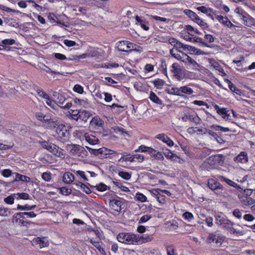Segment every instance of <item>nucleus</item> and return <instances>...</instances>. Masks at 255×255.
Masks as SVG:
<instances>
[{
  "label": "nucleus",
  "mask_w": 255,
  "mask_h": 255,
  "mask_svg": "<svg viewBox=\"0 0 255 255\" xmlns=\"http://www.w3.org/2000/svg\"><path fill=\"white\" fill-rule=\"evenodd\" d=\"M58 189L60 190V193L65 196H68L72 193V190L66 187H60Z\"/></svg>",
  "instance_id": "obj_41"
},
{
  "label": "nucleus",
  "mask_w": 255,
  "mask_h": 255,
  "mask_svg": "<svg viewBox=\"0 0 255 255\" xmlns=\"http://www.w3.org/2000/svg\"><path fill=\"white\" fill-rule=\"evenodd\" d=\"M164 155L167 158L171 159L172 160L175 161L177 160L178 159H179V156L176 155L175 154H174L169 150H167L166 151L164 152Z\"/></svg>",
  "instance_id": "obj_34"
},
{
  "label": "nucleus",
  "mask_w": 255,
  "mask_h": 255,
  "mask_svg": "<svg viewBox=\"0 0 255 255\" xmlns=\"http://www.w3.org/2000/svg\"><path fill=\"white\" fill-rule=\"evenodd\" d=\"M14 174L15 175V179L14 180V181H21L23 182H25L26 183L29 182L30 181V178L25 175L20 174L18 173H14Z\"/></svg>",
  "instance_id": "obj_30"
},
{
  "label": "nucleus",
  "mask_w": 255,
  "mask_h": 255,
  "mask_svg": "<svg viewBox=\"0 0 255 255\" xmlns=\"http://www.w3.org/2000/svg\"><path fill=\"white\" fill-rule=\"evenodd\" d=\"M182 53L183 54V56L182 57L181 61L184 62L186 65H187L190 68L193 69H198L199 65L195 60L183 52H182Z\"/></svg>",
  "instance_id": "obj_9"
},
{
  "label": "nucleus",
  "mask_w": 255,
  "mask_h": 255,
  "mask_svg": "<svg viewBox=\"0 0 255 255\" xmlns=\"http://www.w3.org/2000/svg\"><path fill=\"white\" fill-rule=\"evenodd\" d=\"M19 215H24L26 216L28 218H34L36 216V214H35L33 212H21V214H19Z\"/></svg>",
  "instance_id": "obj_61"
},
{
  "label": "nucleus",
  "mask_w": 255,
  "mask_h": 255,
  "mask_svg": "<svg viewBox=\"0 0 255 255\" xmlns=\"http://www.w3.org/2000/svg\"><path fill=\"white\" fill-rule=\"evenodd\" d=\"M116 47L120 51L128 52L132 50L133 44L128 41H120L116 43Z\"/></svg>",
  "instance_id": "obj_8"
},
{
  "label": "nucleus",
  "mask_w": 255,
  "mask_h": 255,
  "mask_svg": "<svg viewBox=\"0 0 255 255\" xmlns=\"http://www.w3.org/2000/svg\"><path fill=\"white\" fill-rule=\"evenodd\" d=\"M197 9L199 11H201L202 13L207 14L208 16L210 17L213 19H214V17L213 15L211 14V13L213 12L215 14V13H216V11H213L212 9L209 7H206L204 6H199L197 8Z\"/></svg>",
  "instance_id": "obj_24"
},
{
  "label": "nucleus",
  "mask_w": 255,
  "mask_h": 255,
  "mask_svg": "<svg viewBox=\"0 0 255 255\" xmlns=\"http://www.w3.org/2000/svg\"><path fill=\"white\" fill-rule=\"evenodd\" d=\"M91 126H94L95 128H98L102 127L103 125V121L98 117H94L92 119L90 123Z\"/></svg>",
  "instance_id": "obj_28"
},
{
  "label": "nucleus",
  "mask_w": 255,
  "mask_h": 255,
  "mask_svg": "<svg viewBox=\"0 0 255 255\" xmlns=\"http://www.w3.org/2000/svg\"><path fill=\"white\" fill-rule=\"evenodd\" d=\"M119 175L127 180H128L131 178V174L128 172L120 171L119 172Z\"/></svg>",
  "instance_id": "obj_49"
},
{
  "label": "nucleus",
  "mask_w": 255,
  "mask_h": 255,
  "mask_svg": "<svg viewBox=\"0 0 255 255\" xmlns=\"http://www.w3.org/2000/svg\"><path fill=\"white\" fill-rule=\"evenodd\" d=\"M117 239L124 244L138 245L140 241V237L130 233L122 232L117 235Z\"/></svg>",
  "instance_id": "obj_1"
},
{
  "label": "nucleus",
  "mask_w": 255,
  "mask_h": 255,
  "mask_svg": "<svg viewBox=\"0 0 255 255\" xmlns=\"http://www.w3.org/2000/svg\"><path fill=\"white\" fill-rule=\"evenodd\" d=\"M233 215L238 219H241L242 217V213L241 211L238 209H236L233 212Z\"/></svg>",
  "instance_id": "obj_60"
},
{
  "label": "nucleus",
  "mask_w": 255,
  "mask_h": 255,
  "mask_svg": "<svg viewBox=\"0 0 255 255\" xmlns=\"http://www.w3.org/2000/svg\"><path fill=\"white\" fill-rule=\"evenodd\" d=\"M234 161L238 163H246L248 162V156L247 152H241L239 155L234 158Z\"/></svg>",
  "instance_id": "obj_19"
},
{
  "label": "nucleus",
  "mask_w": 255,
  "mask_h": 255,
  "mask_svg": "<svg viewBox=\"0 0 255 255\" xmlns=\"http://www.w3.org/2000/svg\"><path fill=\"white\" fill-rule=\"evenodd\" d=\"M42 178L46 182H49L51 179V174L50 172H45L42 173Z\"/></svg>",
  "instance_id": "obj_52"
},
{
  "label": "nucleus",
  "mask_w": 255,
  "mask_h": 255,
  "mask_svg": "<svg viewBox=\"0 0 255 255\" xmlns=\"http://www.w3.org/2000/svg\"><path fill=\"white\" fill-rule=\"evenodd\" d=\"M57 99L58 100L57 103L58 105V107H59V106H63L64 102L66 101L65 98L62 95H59Z\"/></svg>",
  "instance_id": "obj_59"
},
{
  "label": "nucleus",
  "mask_w": 255,
  "mask_h": 255,
  "mask_svg": "<svg viewBox=\"0 0 255 255\" xmlns=\"http://www.w3.org/2000/svg\"><path fill=\"white\" fill-rule=\"evenodd\" d=\"M192 42H200L203 44L206 47H210L209 45L206 42L203 41V39L200 37H192Z\"/></svg>",
  "instance_id": "obj_57"
},
{
  "label": "nucleus",
  "mask_w": 255,
  "mask_h": 255,
  "mask_svg": "<svg viewBox=\"0 0 255 255\" xmlns=\"http://www.w3.org/2000/svg\"><path fill=\"white\" fill-rule=\"evenodd\" d=\"M168 40L169 43L174 47L176 51L182 52L179 49L181 48V47H183V44L172 37L169 38Z\"/></svg>",
  "instance_id": "obj_22"
},
{
  "label": "nucleus",
  "mask_w": 255,
  "mask_h": 255,
  "mask_svg": "<svg viewBox=\"0 0 255 255\" xmlns=\"http://www.w3.org/2000/svg\"><path fill=\"white\" fill-rule=\"evenodd\" d=\"M74 180L75 177L74 175L69 172H65L63 176V181L66 184H71Z\"/></svg>",
  "instance_id": "obj_23"
},
{
  "label": "nucleus",
  "mask_w": 255,
  "mask_h": 255,
  "mask_svg": "<svg viewBox=\"0 0 255 255\" xmlns=\"http://www.w3.org/2000/svg\"><path fill=\"white\" fill-rule=\"evenodd\" d=\"M183 217L188 221H191L193 219L194 216L191 213L186 212L183 214Z\"/></svg>",
  "instance_id": "obj_53"
},
{
  "label": "nucleus",
  "mask_w": 255,
  "mask_h": 255,
  "mask_svg": "<svg viewBox=\"0 0 255 255\" xmlns=\"http://www.w3.org/2000/svg\"><path fill=\"white\" fill-rule=\"evenodd\" d=\"M15 41L13 39H5L1 41V43L3 45H11L15 43Z\"/></svg>",
  "instance_id": "obj_56"
},
{
  "label": "nucleus",
  "mask_w": 255,
  "mask_h": 255,
  "mask_svg": "<svg viewBox=\"0 0 255 255\" xmlns=\"http://www.w3.org/2000/svg\"><path fill=\"white\" fill-rule=\"evenodd\" d=\"M57 138L62 142H65L69 140L70 133L66 127L61 125L58 126L56 129Z\"/></svg>",
  "instance_id": "obj_3"
},
{
  "label": "nucleus",
  "mask_w": 255,
  "mask_h": 255,
  "mask_svg": "<svg viewBox=\"0 0 255 255\" xmlns=\"http://www.w3.org/2000/svg\"><path fill=\"white\" fill-rule=\"evenodd\" d=\"M227 83L228 84L229 89L233 92L238 95H240L242 93L241 91L237 89L233 83H232L229 80H226Z\"/></svg>",
  "instance_id": "obj_36"
},
{
  "label": "nucleus",
  "mask_w": 255,
  "mask_h": 255,
  "mask_svg": "<svg viewBox=\"0 0 255 255\" xmlns=\"http://www.w3.org/2000/svg\"><path fill=\"white\" fill-rule=\"evenodd\" d=\"M46 104L54 110H57L58 104L55 101L53 100L50 96L46 100Z\"/></svg>",
  "instance_id": "obj_37"
},
{
  "label": "nucleus",
  "mask_w": 255,
  "mask_h": 255,
  "mask_svg": "<svg viewBox=\"0 0 255 255\" xmlns=\"http://www.w3.org/2000/svg\"><path fill=\"white\" fill-rule=\"evenodd\" d=\"M215 223L219 226H221L223 228L226 229L230 227L229 225H234V223L232 222L229 219L222 217L221 215H216L215 216Z\"/></svg>",
  "instance_id": "obj_7"
},
{
  "label": "nucleus",
  "mask_w": 255,
  "mask_h": 255,
  "mask_svg": "<svg viewBox=\"0 0 255 255\" xmlns=\"http://www.w3.org/2000/svg\"><path fill=\"white\" fill-rule=\"evenodd\" d=\"M36 92L39 96L45 99V100L49 97L48 95H47L45 92L41 90H37Z\"/></svg>",
  "instance_id": "obj_55"
},
{
  "label": "nucleus",
  "mask_w": 255,
  "mask_h": 255,
  "mask_svg": "<svg viewBox=\"0 0 255 255\" xmlns=\"http://www.w3.org/2000/svg\"><path fill=\"white\" fill-rule=\"evenodd\" d=\"M73 90L75 92L79 94H82L84 91L83 87H82L80 85H75L73 88Z\"/></svg>",
  "instance_id": "obj_62"
},
{
  "label": "nucleus",
  "mask_w": 255,
  "mask_h": 255,
  "mask_svg": "<svg viewBox=\"0 0 255 255\" xmlns=\"http://www.w3.org/2000/svg\"><path fill=\"white\" fill-rule=\"evenodd\" d=\"M21 214V212L16 213L13 215V222H15L16 224L21 226H27V224H29V222L26 220L24 215H19V214Z\"/></svg>",
  "instance_id": "obj_12"
},
{
  "label": "nucleus",
  "mask_w": 255,
  "mask_h": 255,
  "mask_svg": "<svg viewBox=\"0 0 255 255\" xmlns=\"http://www.w3.org/2000/svg\"><path fill=\"white\" fill-rule=\"evenodd\" d=\"M175 49L173 48L170 49V54L173 56V57L176 58L178 60H180L181 61L182 60V57L179 54L176 53L175 52Z\"/></svg>",
  "instance_id": "obj_54"
},
{
  "label": "nucleus",
  "mask_w": 255,
  "mask_h": 255,
  "mask_svg": "<svg viewBox=\"0 0 255 255\" xmlns=\"http://www.w3.org/2000/svg\"><path fill=\"white\" fill-rule=\"evenodd\" d=\"M225 157L222 154H217L213 156L210 157L207 162L204 163L206 165L207 163L211 164L215 166L222 165L224 162Z\"/></svg>",
  "instance_id": "obj_10"
},
{
  "label": "nucleus",
  "mask_w": 255,
  "mask_h": 255,
  "mask_svg": "<svg viewBox=\"0 0 255 255\" xmlns=\"http://www.w3.org/2000/svg\"><path fill=\"white\" fill-rule=\"evenodd\" d=\"M77 187H80V188L83 190V192L88 194L91 193L90 189L85 184L82 183L81 182H76L74 183Z\"/></svg>",
  "instance_id": "obj_32"
},
{
  "label": "nucleus",
  "mask_w": 255,
  "mask_h": 255,
  "mask_svg": "<svg viewBox=\"0 0 255 255\" xmlns=\"http://www.w3.org/2000/svg\"><path fill=\"white\" fill-rule=\"evenodd\" d=\"M73 10L75 12L76 14H84L86 13L87 11V9L85 7L81 6H77L73 8Z\"/></svg>",
  "instance_id": "obj_42"
},
{
  "label": "nucleus",
  "mask_w": 255,
  "mask_h": 255,
  "mask_svg": "<svg viewBox=\"0 0 255 255\" xmlns=\"http://www.w3.org/2000/svg\"><path fill=\"white\" fill-rule=\"evenodd\" d=\"M16 198L15 194H11L4 199V201L8 204H12L14 202V200Z\"/></svg>",
  "instance_id": "obj_45"
},
{
  "label": "nucleus",
  "mask_w": 255,
  "mask_h": 255,
  "mask_svg": "<svg viewBox=\"0 0 255 255\" xmlns=\"http://www.w3.org/2000/svg\"><path fill=\"white\" fill-rule=\"evenodd\" d=\"M44 125L46 128H54L60 126L57 118H51L48 117L44 122Z\"/></svg>",
  "instance_id": "obj_16"
},
{
  "label": "nucleus",
  "mask_w": 255,
  "mask_h": 255,
  "mask_svg": "<svg viewBox=\"0 0 255 255\" xmlns=\"http://www.w3.org/2000/svg\"><path fill=\"white\" fill-rule=\"evenodd\" d=\"M180 94L181 95V96L183 97H185L184 94L190 95L194 93L192 89L186 86L180 87Z\"/></svg>",
  "instance_id": "obj_27"
},
{
  "label": "nucleus",
  "mask_w": 255,
  "mask_h": 255,
  "mask_svg": "<svg viewBox=\"0 0 255 255\" xmlns=\"http://www.w3.org/2000/svg\"><path fill=\"white\" fill-rule=\"evenodd\" d=\"M122 202L118 199H112L109 201V205L110 207L114 211L120 212L122 209L124 208Z\"/></svg>",
  "instance_id": "obj_13"
},
{
  "label": "nucleus",
  "mask_w": 255,
  "mask_h": 255,
  "mask_svg": "<svg viewBox=\"0 0 255 255\" xmlns=\"http://www.w3.org/2000/svg\"><path fill=\"white\" fill-rule=\"evenodd\" d=\"M215 15L220 23L230 28L235 29L237 26L233 24L227 16L224 17L222 15H217L216 13H215Z\"/></svg>",
  "instance_id": "obj_14"
},
{
  "label": "nucleus",
  "mask_w": 255,
  "mask_h": 255,
  "mask_svg": "<svg viewBox=\"0 0 255 255\" xmlns=\"http://www.w3.org/2000/svg\"><path fill=\"white\" fill-rule=\"evenodd\" d=\"M166 92L170 95H175L177 96H181L180 92V88H172L166 90Z\"/></svg>",
  "instance_id": "obj_38"
},
{
  "label": "nucleus",
  "mask_w": 255,
  "mask_h": 255,
  "mask_svg": "<svg viewBox=\"0 0 255 255\" xmlns=\"http://www.w3.org/2000/svg\"><path fill=\"white\" fill-rule=\"evenodd\" d=\"M35 116L36 119L38 121L41 122L43 124L45 121L46 119H47V118H48L47 116L44 115L43 113L41 112H38L36 113Z\"/></svg>",
  "instance_id": "obj_44"
},
{
  "label": "nucleus",
  "mask_w": 255,
  "mask_h": 255,
  "mask_svg": "<svg viewBox=\"0 0 255 255\" xmlns=\"http://www.w3.org/2000/svg\"><path fill=\"white\" fill-rule=\"evenodd\" d=\"M155 138L166 143L169 146H172L174 145L173 141L164 133L158 134L156 135Z\"/></svg>",
  "instance_id": "obj_20"
},
{
  "label": "nucleus",
  "mask_w": 255,
  "mask_h": 255,
  "mask_svg": "<svg viewBox=\"0 0 255 255\" xmlns=\"http://www.w3.org/2000/svg\"><path fill=\"white\" fill-rule=\"evenodd\" d=\"M214 107L217 113L222 116V118L224 119L228 120L230 114L228 113V111L226 108H221L217 105H215Z\"/></svg>",
  "instance_id": "obj_21"
},
{
  "label": "nucleus",
  "mask_w": 255,
  "mask_h": 255,
  "mask_svg": "<svg viewBox=\"0 0 255 255\" xmlns=\"http://www.w3.org/2000/svg\"><path fill=\"white\" fill-rule=\"evenodd\" d=\"M91 116L89 112L86 110L79 111V115H78L77 122L80 121L84 123H86Z\"/></svg>",
  "instance_id": "obj_17"
},
{
  "label": "nucleus",
  "mask_w": 255,
  "mask_h": 255,
  "mask_svg": "<svg viewBox=\"0 0 255 255\" xmlns=\"http://www.w3.org/2000/svg\"><path fill=\"white\" fill-rule=\"evenodd\" d=\"M224 240V237L220 234L214 232L209 234L206 243L209 244L215 243L217 246H220Z\"/></svg>",
  "instance_id": "obj_4"
},
{
  "label": "nucleus",
  "mask_w": 255,
  "mask_h": 255,
  "mask_svg": "<svg viewBox=\"0 0 255 255\" xmlns=\"http://www.w3.org/2000/svg\"><path fill=\"white\" fill-rule=\"evenodd\" d=\"M66 149L73 156L82 157L87 156V152L85 148L79 144H68L66 146Z\"/></svg>",
  "instance_id": "obj_2"
},
{
  "label": "nucleus",
  "mask_w": 255,
  "mask_h": 255,
  "mask_svg": "<svg viewBox=\"0 0 255 255\" xmlns=\"http://www.w3.org/2000/svg\"><path fill=\"white\" fill-rule=\"evenodd\" d=\"M11 214L10 210L8 208L0 207V216L7 217Z\"/></svg>",
  "instance_id": "obj_43"
},
{
  "label": "nucleus",
  "mask_w": 255,
  "mask_h": 255,
  "mask_svg": "<svg viewBox=\"0 0 255 255\" xmlns=\"http://www.w3.org/2000/svg\"><path fill=\"white\" fill-rule=\"evenodd\" d=\"M219 178L221 181L225 182L226 183H227L228 185H230L231 186H233L237 189H241L242 190H243V189H242L241 187L239 185H238L236 183L234 182L233 181H232L228 178H227L226 177H225L222 176H220L219 177Z\"/></svg>",
  "instance_id": "obj_26"
},
{
  "label": "nucleus",
  "mask_w": 255,
  "mask_h": 255,
  "mask_svg": "<svg viewBox=\"0 0 255 255\" xmlns=\"http://www.w3.org/2000/svg\"><path fill=\"white\" fill-rule=\"evenodd\" d=\"M74 173L75 175L80 179H82L84 181H88V175L85 173L84 171L81 170L75 171Z\"/></svg>",
  "instance_id": "obj_33"
},
{
  "label": "nucleus",
  "mask_w": 255,
  "mask_h": 255,
  "mask_svg": "<svg viewBox=\"0 0 255 255\" xmlns=\"http://www.w3.org/2000/svg\"><path fill=\"white\" fill-rule=\"evenodd\" d=\"M71 119L77 122L78 115H79V111L71 110L69 112Z\"/></svg>",
  "instance_id": "obj_50"
},
{
  "label": "nucleus",
  "mask_w": 255,
  "mask_h": 255,
  "mask_svg": "<svg viewBox=\"0 0 255 255\" xmlns=\"http://www.w3.org/2000/svg\"><path fill=\"white\" fill-rule=\"evenodd\" d=\"M16 199H20L22 200H27L29 199V195L27 193H15Z\"/></svg>",
  "instance_id": "obj_46"
},
{
  "label": "nucleus",
  "mask_w": 255,
  "mask_h": 255,
  "mask_svg": "<svg viewBox=\"0 0 255 255\" xmlns=\"http://www.w3.org/2000/svg\"><path fill=\"white\" fill-rule=\"evenodd\" d=\"M153 83L154 86L157 88L161 89L163 86L164 85L165 82L161 79H158L153 81Z\"/></svg>",
  "instance_id": "obj_47"
},
{
  "label": "nucleus",
  "mask_w": 255,
  "mask_h": 255,
  "mask_svg": "<svg viewBox=\"0 0 255 255\" xmlns=\"http://www.w3.org/2000/svg\"><path fill=\"white\" fill-rule=\"evenodd\" d=\"M208 186L211 190H223V186L219 182L213 179H210L208 181Z\"/></svg>",
  "instance_id": "obj_18"
},
{
  "label": "nucleus",
  "mask_w": 255,
  "mask_h": 255,
  "mask_svg": "<svg viewBox=\"0 0 255 255\" xmlns=\"http://www.w3.org/2000/svg\"><path fill=\"white\" fill-rule=\"evenodd\" d=\"M182 120L184 122L189 121L195 123L196 125L200 124V119L196 114H185L182 117Z\"/></svg>",
  "instance_id": "obj_15"
},
{
  "label": "nucleus",
  "mask_w": 255,
  "mask_h": 255,
  "mask_svg": "<svg viewBox=\"0 0 255 255\" xmlns=\"http://www.w3.org/2000/svg\"><path fill=\"white\" fill-rule=\"evenodd\" d=\"M149 98L152 102L155 104L160 105L162 104V101L152 91H150Z\"/></svg>",
  "instance_id": "obj_31"
},
{
  "label": "nucleus",
  "mask_w": 255,
  "mask_h": 255,
  "mask_svg": "<svg viewBox=\"0 0 255 255\" xmlns=\"http://www.w3.org/2000/svg\"><path fill=\"white\" fill-rule=\"evenodd\" d=\"M184 12L187 16H188L192 20L194 21H195L198 17L195 12L189 9H186L184 11Z\"/></svg>",
  "instance_id": "obj_39"
},
{
  "label": "nucleus",
  "mask_w": 255,
  "mask_h": 255,
  "mask_svg": "<svg viewBox=\"0 0 255 255\" xmlns=\"http://www.w3.org/2000/svg\"><path fill=\"white\" fill-rule=\"evenodd\" d=\"M46 150L57 157L64 158L65 156V153L64 150L60 148L59 146L54 143H50L49 145L47 147Z\"/></svg>",
  "instance_id": "obj_5"
},
{
  "label": "nucleus",
  "mask_w": 255,
  "mask_h": 255,
  "mask_svg": "<svg viewBox=\"0 0 255 255\" xmlns=\"http://www.w3.org/2000/svg\"><path fill=\"white\" fill-rule=\"evenodd\" d=\"M92 187H94L96 189V190L101 192L106 191L108 187V186L104 183H100V184L95 186H92Z\"/></svg>",
  "instance_id": "obj_51"
},
{
  "label": "nucleus",
  "mask_w": 255,
  "mask_h": 255,
  "mask_svg": "<svg viewBox=\"0 0 255 255\" xmlns=\"http://www.w3.org/2000/svg\"><path fill=\"white\" fill-rule=\"evenodd\" d=\"M90 243L97 248V249L101 253H105V251L103 248H102L99 244L98 242L95 241L93 240L92 239L90 240Z\"/></svg>",
  "instance_id": "obj_40"
},
{
  "label": "nucleus",
  "mask_w": 255,
  "mask_h": 255,
  "mask_svg": "<svg viewBox=\"0 0 255 255\" xmlns=\"http://www.w3.org/2000/svg\"><path fill=\"white\" fill-rule=\"evenodd\" d=\"M203 134H208L209 135H211L213 137H217V134L216 132H215L209 129H207V128H204V131L203 132Z\"/></svg>",
  "instance_id": "obj_58"
},
{
  "label": "nucleus",
  "mask_w": 255,
  "mask_h": 255,
  "mask_svg": "<svg viewBox=\"0 0 255 255\" xmlns=\"http://www.w3.org/2000/svg\"><path fill=\"white\" fill-rule=\"evenodd\" d=\"M86 147L91 154H93L96 156H98L99 154H104L106 155L115 154L116 153V151L112 150H109L106 147H102L99 149H94L88 146Z\"/></svg>",
  "instance_id": "obj_6"
},
{
  "label": "nucleus",
  "mask_w": 255,
  "mask_h": 255,
  "mask_svg": "<svg viewBox=\"0 0 255 255\" xmlns=\"http://www.w3.org/2000/svg\"><path fill=\"white\" fill-rule=\"evenodd\" d=\"M84 137L85 140L91 144H96L99 141L98 138L93 134L85 133Z\"/></svg>",
  "instance_id": "obj_25"
},
{
  "label": "nucleus",
  "mask_w": 255,
  "mask_h": 255,
  "mask_svg": "<svg viewBox=\"0 0 255 255\" xmlns=\"http://www.w3.org/2000/svg\"><path fill=\"white\" fill-rule=\"evenodd\" d=\"M241 202L243 205L249 206L254 204L255 203V200L250 196H245L243 197Z\"/></svg>",
  "instance_id": "obj_29"
},
{
  "label": "nucleus",
  "mask_w": 255,
  "mask_h": 255,
  "mask_svg": "<svg viewBox=\"0 0 255 255\" xmlns=\"http://www.w3.org/2000/svg\"><path fill=\"white\" fill-rule=\"evenodd\" d=\"M150 147L146 146L144 145H140L138 149L135 151L136 152L141 151V152H148Z\"/></svg>",
  "instance_id": "obj_64"
},
{
  "label": "nucleus",
  "mask_w": 255,
  "mask_h": 255,
  "mask_svg": "<svg viewBox=\"0 0 255 255\" xmlns=\"http://www.w3.org/2000/svg\"><path fill=\"white\" fill-rule=\"evenodd\" d=\"M230 227L229 228H226V230H229L231 233L233 234H237L239 235H243L244 232L243 231H237L235 229H234L233 226V225H229Z\"/></svg>",
  "instance_id": "obj_48"
},
{
  "label": "nucleus",
  "mask_w": 255,
  "mask_h": 255,
  "mask_svg": "<svg viewBox=\"0 0 255 255\" xmlns=\"http://www.w3.org/2000/svg\"><path fill=\"white\" fill-rule=\"evenodd\" d=\"M171 72L177 79L181 80L182 78L183 79L184 70H182L181 66L178 63H173L171 66Z\"/></svg>",
  "instance_id": "obj_11"
},
{
  "label": "nucleus",
  "mask_w": 255,
  "mask_h": 255,
  "mask_svg": "<svg viewBox=\"0 0 255 255\" xmlns=\"http://www.w3.org/2000/svg\"><path fill=\"white\" fill-rule=\"evenodd\" d=\"M1 174L5 177H8L11 175L12 172L11 170L6 169L1 171Z\"/></svg>",
  "instance_id": "obj_63"
},
{
  "label": "nucleus",
  "mask_w": 255,
  "mask_h": 255,
  "mask_svg": "<svg viewBox=\"0 0 255 255\" xmlns=\"http://www.w3.org/2000/svg\"><path fill=\"white\" fill-rule=\"evenodd\" d=\"M153 194L156 196V200L161 204H164L166 202L165 196L160 194L157 190L154 191Z\"/></svg>",
  "instance_id": "obj_35"
}]
</instances>
